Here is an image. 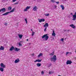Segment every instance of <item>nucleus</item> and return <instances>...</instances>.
I'll list each match as a JSON object with an SVG mask.
<instances>
[{
    "instance_id": "obj_1",
    "label": "nucleus",
    "mask_w": 76,
    "mask_h": 76,
    "mask_svg": "<svg viewBox=\"0 0 76 76\" xmlns=\"http://www.w3.org/2000/svg\"><path fill=\"white\" fill-rule=\"evenodd\" d=\"M50 60L51 61H53V62H56V60H57V57L56 56L54 55L53 57L50 58Z\"/></svg>"
},
{
    "instance_id": "obj_2",
    "label": "nucleus",
    "mask_w": 76,
    "mask_h": 76,
    "mask_svg": "<svg viewBox=\"0 0 76 76\" xmlns=\"http://www.w3.org/2000/svg\"><path fill=\"white\" fill-rule=\"evenodd\" d=\"M47 34H45L43 35V36L42 37V38H45V41H47L48 40V38H49V37L47 36Z\"/></svg>"
},
{
    "instance_id": "obj_3",
    "label": "nucleus",
    "mask_w": 76,
    "mask_h": 76,
    "mask_svg": "<svg viewBox=\"0 0 76 76\" xmlns=\"http://www.w3.org/2000/svg\"><path fill=\"white\" fill-rule=\"evenodd\" d=\"M14 11H15V8H13L12 10H11L10 12H7L4 14H2V15H3V16H5V15H8V14H9V13H12V12H13Z\"/></svg>"
},
{
    "instance_id": "obj_4",
    "label": "nucleus",
    "mask_w": 76,
    "mask_h": 76,
    "mask_svg": "<svg viewBox=\"0 0 76 76\" xmlns=\"http://www.w3.org/2000/svg\"><path fill=\"white\" fill-rule=\"evenodd\" d=\"M75 15H73V19H72V20H76V12H75Z\"/></svg>"
},
{
    "instance_id": "obj_5",
    "label": "nucleus",
    "mask_w": 76,
    "mask_h": 76,
    "mask_svg": "<svg viewBox=\"0 0 76 76\" xmlns=\"http://www.w3.org/2000/svg\"><path fill=\"white\" fill-rule=\"evenodd\" d=\"M6 11V8H4L0 10V12H5Z\"/></svg>"
},
{
    "instance_id": "obj_6",
    "label": "nucleus",
    "mask_w": 76,
    "mask_h": 76,
    "mask_svg": "<svg viewBox=\"0 0 76 76\" xmlns=\"http://www.w3.org/2000/svg\"><path fill=\"white\" fill-rule=\"evenodd\" d=\"M72 63V61L70 60H68L66 61V64H70Z\"/></svg>"
},
{
    "instance_id": "obj_7",
    "label": "nucleus",
    "mask_w": 76,
    "mask_h": 76,
    "mask_svg": "<svg viewBox=\"0 0 76 76\" xmlns=\"http://www.w3.org/2000/svg\"><path fill=\"white\" fill-rule=\"evenodd\" d=\"M30 8H31L30 6H27L26 7V9H25L24 10V12H26L27 11V10H28V9H29Z\"/></svg>"
},
{
    "instance_id": "obj_8",
    "label": "nucleus",
    "mask_w": 76,
    "mask_h": 76,
    "mask_svg": "<svg viewBox=\"0 0 76 76\" xmlns=\"http://www.w3.org/2000/svg\"><path fill=\"white\" fill-rule=\"evenodd\" d=\"M1 67H2V68H5L6 67V65H4V64L3 63H1Z\"/></svg>"
},
{
    "instance_id": "obj_9",
    "label": "nucleus",
    "mask_w": 76,
    "mask_h": 76,
    "mask_svg": "<svg viewBox=\"0 0 76 76\" xmlns=\"http://www.w3.org/2000/svg\"><path fill=\"white\" fill-rule=\"evenodd\" d=\"M20 61V60L18 58H17V59L15 60V63H19Z\"/></svg>"
},
{
    "instance_id": "obj_10",
    "label": "nucleus",
    "mask_w": 76,
    "mask_h": 76,
    "mask_svg": "<svg viewBox=\"0 0 76 76\" xmlns=\"http://www.w3.org/2000/svg\"><path fill=\"white\" fill-rule=\"evenodd\" d=\"M41 61H42V60H40L39 59H38L36 60L34 62H39V63L40 62H41Z\"/></svg>"
},
{
    "instance_id": "obj_11",
    "label": "nucleus",
    "mask_w": 76,
    "mask_h": 76,
    "mask_svg": "<svg viewBox=\"0 0 76 76\" xmlns=\"http://www.w3.org/2000/svg\"><path fill=\"white\" fill-rule=\"evenodd\" d=\"M45 21V19H40L39 20V22L41 23L42 22H44Z\"/></svg>"
},
{
    "instance_id": "obj_12",
    "label": "nucleus",
    "mask_w": 76,
    "mask_h": 76,
    "mask_svg": "<svg viewBox=\"0 0 76 76\" xmlns=\"http://www.w3.org/2000/svg\"><path fill=\"white\" fill-rule=\"evenodd\" d=\"M33 10L34 11L37 10V6H35L33 7Z\"/></svg>"
},
{
    "instance_id": "obj_13",
    "label": "nucleus",
    "mask_w": 76,
    "mask_h": 76,
    "mask_svg": "<svg viewBox=\"0 0 76 76\" xmlns=\"http://www.w3.org/2000/svg\"><path fill=\"white\" fill-rule=\"evenodd\" d=\"M20 50V49H19L17 48H15L14 49L15 51H16L17 52L19 51V50Z\"/></svg>"
},
{
    "instance_id": "obj_14",
    "label": "nucleus",
    "mask_w": 76,
    "mask_h": 76,
    "mask_svg": "<svg viewBox=\"0 0 76 76\" xmlns=\"http://www.w3.org/2000/svg\"><path fill=\"white\" fill-rule=\"evenodd\" d=\"M70 26H71V27H72V28L73 29H75V28H76L75 26L73 24L70 25Z\"/></svg>"
},
{
    "instance_id": "obj_15",
    "label": "nucleus",
    "mask_w": 76,
    "mask_h": 76,
    "mask_svg": "<svg viewBox=\"0 0 76 76\" xmlns=\"http://www.w3.org/2000/svg\"><path fill=\"white\" fill-rule=\"evenodd\" d=\"M56 33H55V32H54V31H53V32L52 34V36H53V37H56Z\"/></svg>"
},
{
    "instance_id": "obj_16",
    "label": "nucleus",
    "mask_w": 76,
    "mask_h": 76,
    "mask_svg": "<svg viewBox=\"0 0 76 76\" xmlns=\"http://www.w3.org/2000/svg\"><path fill=\"white\" fill-rule=\"evenodd\" d=\"M4 50V47L1 46L0 48V50Z\"/></svg>"
},
{
    "instance_id": "obj_17",
    "label": "nucleus",
    "mask_w": 76,
    "mask_h": 76,
    "mask_svg": "<svg viewBox=\"0 0 76 76\" xmlns=\"http://www.w3.org/2000/svg\"><path fill=\"white\" fill-rule=\"evenodd\" d=\"M14 49H15V48L13 46H12L10 49V51H12V50Z\"/></svg>"
},
{
    "instance_id": "obj_18",
    "label": "nucleus",
    "mask_w": 76,
    "mask_h": 76,
    "mask_svg": "<svg viewBox=\"0 0 76 76\" xmlns=\"http://www.w3.org/2000/svg\"><path fill=\"white\" fill-rule=\"evenodd\" d=\"M44 27H48V23H46L44 26Z\"/></svg>"
},
{
    "instance_id": "obj_19",
    "label": "nucleus",
    "mask_w": 76,
    "mask_h": 76,
    "mask_svg": "<svg viewBox=\"0 0 76 76\" xmlns=\"http://www.w3.org/2000/svg\"><path fill=\"white\" fill-rule=\"evenodd\" d=\"M37 67H40L41 66V64L39 63H37Z\"/></svg>"
},
{
    "instance_id": "obj_20",
    "label": "nucleus",
    "mask_w": 76,
    "mask_h": 76,
    "mask_svg": "<svg viewBox=\"0 0 76 76\" xmlns=\"http://www.w3.org/2000/svg\"><path fill=\"white\" fill-rule=\"evenodd\" d=\"M18 37L20 38L21 39L22 38V37H23V35L22 34H18Z\"/></svg>"
},
{
    "instance_id": "obj_21",
    "label": "nucleus",
    "mask_w": 76,
    "mask_h": 76,
    "mask_svg": "<svg viewBox=\"0 0 76 76\" xmlns=\"http://www.w3.org/2000/svg\"><path fill=\"white\" fill-rule=\"evenodd\" d=\"M60 7H61L62 10H64V6L63 5H61Z\"/></svg>"
},
{
    "instance_id": "obj_22",
    "label": "nucleus",
    "mask_w": 76,
    "mask_h": 76,
    "mask_svg": "<svg viewBox=\"0 0 76 76\" xmlns=\"http://www.w3.org/2000/svg\"><path fill=\"white\" fill-rule=\"evenodd\" d=\"M0 70L1 72H3L4 71V69L1 67H0Z\"/></svg>"
},
{
    "instance_id": "obj_23",
    "label": "nucleus",
    "mask_w": 76,
    "mask_h": 76,
    "mask_svg": "<svg viewBox=\"0 0 76 76\" xmlns=\"http://www.w3.org/2000/svg\"><path fill=\"white\" fill-rule=\"evenodd\" d=\"M42 56V53H40L38 55V57H39L40 56Z\"/></svg>"
},
{
    "instance_id": "obj_24",
    "label": "nucleus",
    "mask_w": 76,
    "mask_h": 76,
    "mask_svg": "<svg viewBox=\"0 0 76 76\" xmlns=\"http://www.w3.org/2000/svg\"><path fill=\"white\" fill-rule=\"evenodd\" d=\"M12 9V7H8V10H10Z\"/></svg>"
},
{
    "instance_id": "obj_25",
    "label": "nucleus",
    "mask_w": 76,
    "mask_h": 76,
    "mask_svg": "<svg viewBox=\"0 0 76 76\" xmlns=\"http://www.w3.org/2000/svg\"><path fill=\"white\" fill-rule=\"evenodd\" d=\"M54 52H52V53H50V56H53V55H54Z\"/></svg>"
},
{
    "instance_id": "obj_26",
    "label": "nucleus",
    "mask_w": 76,
    "mask_h": 76,
    "mask_svg": "<svg viewBox=\"0 0 76 76\" xmlns=\"http://www.w3.org/2000/svg\"><path fill=\"white\" fill-rule=\"evenodd\" d=\"M25 21H26V24H28V21H27V18H26L25 19Z\"/></svg>"
},
{
    "instance_id": "obj_27",
    "label": "nucleus",
    "mask_w": 76,
    "mask_h": 76,
    "mask_svg": "<svg viewBox=\"0 0 76 76\" xmlns=\"http://www.w3.org/2000/svg\"><path fill=\"white\" fill-rule=\"evenodd\" d=\"M53 73V72H52V71H50L49 72V73L50 75H51V74H52V73Z\"/></svg>"
},
{
    "instance_id": "obj_28",
    "label": "nucleus",
    "mask_w": 76,
    "mask_h": 76,
    "mask_svg": "<svg viewBox=\"0 0 76 76\" xmlns=\"http://www.w3.org/2000/svg\"><path fill=\"white\" fill-rule=\"evenodd\" d=\"M45 16H49L50 15V14H49V13L47 14H45Z\"/></svg>"
},
{
    "instance_id": "obj_29",
    "label": "nucleus",
    "mask_w": 76,
    "mask_h": 76,
    "mask_svg": "<svg viewBox=\"0 0 76 76\" xmlns=\"http://www.w3.org/2000/svg\"><path fill=\"white\" fill-rule=\"evenodd\" d=\"M51 2H52V3H55V2H56V1H55V0H51Z\"/></svg>"
},
{
    "instance_id": "obj_30",
    "label": "nucleus",
    "mask_w": 76,
    "mask_h": 76,
    "mask_svg": "<svg viewBox=\"0 0 76 76\" xmlns=\"http://www.w3.org/2000/svg\"><path fill=\"white\" fill-rule=\"evenodd\" d=\"M34 34H35V32H34L32 31V34H31V35L32 36H33L34 35Z\"/></svg>"
},
{
    "instance_id": "obj_31",
    "label": "nucleus",
    "mask_w": 76,
    "mask_h": 76,
    "mask_svg": "<svg viewBox=\"0 0 76 76\" xmlns=\"http://www.w3.org/2000/svg\"><path fill=\"white\" fill-rule=\"evenodd\" d=\"M61 41H62V42H64V38H61Z\"/></svg>"
},
{
    "instance_id": "obj_32",
    "label": "nucleus",
    "mask_w": 76,
    "mask_h": 76,
    "mask_svg": "<svg viewBox=\"0 0 76 76\" xmlns=\"http://www.w3.org/2000/svg\"><path fill=\"white\" fill-rule=\"evenodd\" d=\"M19 46H22V44L20 43H19Z\"/></svg>"
},
{
    "instance_id": "obj_33",
    "label": "nucleus",
    "mask_w": 76,
    "mask_h": 76,
    "mask_svg": "<svg viewBox=\"0 0 76 76\" xmlns=\"http://www.w3.org/2000/svg\"><path fill=\"white\" fill-rule=\"evenodd\" d=\"M44 71H42L41 72V75H44Z\"/></svg>"
},
{
    "instance_id": "obj_34",
    "label": "nucleus",
    "mask_w": 76,
    "mask_h": 76,
    "mask_svg": "<svg viewBox=\"0 0 76 76\" xmlns=\"http://www.w3.org/2000/svg\"><path fill=\"white\" fill-rule=\"evenodd\" d=\"M18 4H19V3H18V2H17L16 3H14V5Z\"/></svg>"
},
{
    "instance_id": "obj_35",
    "label": "nucleus",
    "mask_w": 76,
    "mask_h": 76,
    "mask_svg": "<svg viewBox=\"0 0 76 76\" xmlns=\"http://www.w3.org/2000/svg\"><path fill=\"white\" fill-rule=\"evenodd\" d=\"M46 30H47V27H45V28L44 29V31L45 32V31H46Z\"/></svg>"
},
{
    "instance_id": "obj_36",
    "label": "nucleus",
    "mask_w": 76,
    "mask_h": 76,
    "mask_svg": "<svg viewBox=\"0 0 76 76\" xmlns=\"http://www.w3.org/2000/svg\"><path fill=\"white\" fill-rule=\"evenodd\" d=\"M69 53H70V52H66V56H67V54H69Z\"/></svg>"
},
{
    "instance_id": "obj_37",
    "label": "nucleus",
    "mask_w": 76,
    "mask_h": 76,
    "mask_svg": "<svg viewBox=\"0 0 76 76\" xmlns=\"http://www.w3.org/2000/svg\"><path fill=\"white\" fill-rule=\"evenodd\" d=\"M5 25L6 26H7V23H5Z\"/></svg>"
},
{
    "instance_id": "obj_38",
    "label": "nucleus",
    "mask_w": 76,
    "mask_h": 76,
    "mask_svg": "<svg viewBox=\"0 0 76 76\" xmlns=\"http://www.w3.org/2000/svg\"><path fill=\"white\" fill-rule=\"evenodd\" d=\"M17 0H12L13 2H15V1H16Z\"/></svg>"
},
{
    "instance_id": "obj_39",
    "label": "nucleus",
    "mask_w": 76,
    "mask_h": 76,
    "mask_svg": "<svg viewBox=\"0 0 76 76\" xmlns=\"http://www.w3.org/2000/svg\"><path fill=\"white\" fill-rule=\"evenodd\" d=\"M55 2L56 3V4H59V1H57V2Z\"/></svg>"
},
{
    "instance_id": "obj_40",
    "label": "nucleus",
    "mask_w": 76,
    "mask_h": 76,
    "mask_svg": "<svg viewBox=\"0 0 76 76\" xmlns=\"http://www.w3.org/2000/svg\"><path fill=\"white\" fill-rule=\"evenodd\" d=\"M55 8H57V6H56L55 5Z\"/></svg>"
},
{
    "instance_id": "obj_41",
    "label": "nucleus",
    "mask_w": 76,
    "mask_h": 76,
    "mask_svg": "<svg viewBox=\"0 0 76 76\" xmlns=\"http://www.w3.org/2000/svg\"><path fill=\"white\" fill-rule=\"evenodd\" d=\"M34 53H33L32 54V56H34Z\"/></svg>"
},
{
    "instance_id": "obj_42",
    "label": "nucleus",
    "mask_w": 76,
    "mask_h": 76,
    "mask_svg": "<svg viewBox=\"0 0 76 76\" xmlns=\"http://www.w3.org/2000/svg\"><path fill=\"white\" fill-rule=\"evenodd\" d=\"M64 31H66L67 30H64Z\"/></svg>"
},
{
    "instance_id": "obj_43",
    "label": "nucleus",
    "mask_w": 76,
    "mask_h": 76,
    "mask_svg": "<svg viewBox=\"0 0 76 76\" xmlns=\"http://www.w3.org/2000/svg\"><path fill=\"white\" fill-rule=\"evenodd\" d=\"M22 42V41H21L20 42V43H21V42Z\"/></svg>"
},
{
    "instance_id": "obj_44",
    "label": "nucleus",
    "mask_w": 76,
    "mask_h": 76,
    "mask_svg": "<svg viewBox=\"0 0 76 76\" xmlns=\"http://www.w3.org/2000/svg\"><path fill=\"white\" fill-rule=\"evenodd\" d=\"M69 53H70L71 54H72V53H71V52H69Z\"/></svg>"
},
{
    "instance_id": "obj_45",
    "label": "nucleus",
    "mask_w": 76,
    "mask_h": 76,
    "mask_svg": "<svg viewBox=\"0 0 76 76\" xmlns=\"http://www.w3.org/2000/svg\"><path fill=\"white\" fill-rule=\"evenodd\" d=\"M28 40H29L28 39H27V41H28Z\"/></svg>"
},
{
    "instance_id": "obj_46",
    "label": "nucleus",
    "mask_w": 76,
    "mask_h": 76,
    "mask_svg": "<svg viewBox=\"0 0 76 76\" xmlns=\"http://www.w3.org/2000/svg\"><path fill=\"white\" fill-rule=\"evenodd\" d=\"M71 15H73V14L72 13H71Z\"/></svg>"
},
{
    "instance_id": "obj_47",
    "label": "nucleus",
    "mask_w": 76,
    "mask_h": 76,
    "mask_svg": "<svg viewBox=\"0 0 76 76\" xmlns=\"http://www.w3.org/2000/svg\"><path fill=\"white\" fill-rule=\"evenodd\" d=\"M70 31V30H67V31Z\"/></svg>"
},
{
    "instance_id": "obj_48",
    "label": "nucleus",
    "mask_w": 76,
    "mask_h": 76,
    "mask_svg": "<svg viewBox=\"0 0 76 76\" xmlns=\"http://www.w3.org/2000/svg\"><path fill=\"white\" fill-rule=\"evenodd\" d=\"M58 76H61L60 75H58Z\"/></svg>"
},
{
    "instance_id": "obj_49",
    "label": "nucleus",
    "mask_w": 76,
    "mask_h": 76,
    "mask_svg": "<svg viewBox=\"0 0 76 76\" xmlns=\"http://www.w3.org/2000/svg\"><path fill=\"white\" fill-rule=\"evenodd\" d=\"M31 30L32 31V29H31Z\"/></svg>"
},
{
    "instance_id": "obj_50",
    "label": "nucleus",
    "mask_w": 76,
    "mask_h": 76,
    "mask_svg": "<svg viewBox=\"0 0 76 76\" xmlns=\"http://www.w3.org/2000/svg\"><path fill=\"white\" fill-rule=\"evenodd\" d=\"M50 66H51V64H50Z\"/></svg>"
},
{
    "instance_id": "obj_51",
    "label": "nucleus",
    "mask_w": 76,
    "mask_h": 76,
    "mask_svg": "<svg viewBox=\"0 0 76 76\" xmlns=\"http://www.w3.org/2000/svg\"><path fill=\"white\" fill-rule=\"evenodd\" d=\"M66 39V38L64 39L65 40V39Z\"/></svg>"
},
{
    "instance_id": "obj_52",
    "label": "nucleus",
    "mask_w": 76,
    "mask_h": 76,
    "mask_svg": "<svg viewBox=\"0 0 76 76\" xmlns=\"http://www.w3.org/2000/svg\"><path fill=\"white\" fill-rule=\"evenodd\" d=\"M75 53H76V50H75Z\"/></svg>"
},
{
    "instance_id": "obj_53",
    "label": "nucleus",
    "mask_w": 76,
    "mask_h": 76,
    "mask_svg": "<svg viewBox=\"0 0 76 76\" xmlns=\"http://www.w3.org/2000/svg\"><path fill=\"white\" fill-rule=\"evenodd\" d=\"M65 1H66V0H65Z\"/></svg>"
}]
</instances>
